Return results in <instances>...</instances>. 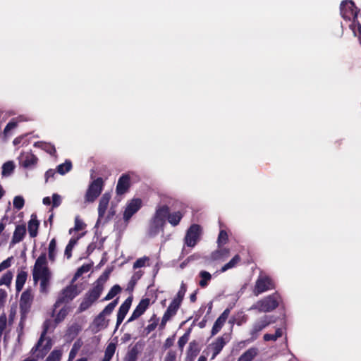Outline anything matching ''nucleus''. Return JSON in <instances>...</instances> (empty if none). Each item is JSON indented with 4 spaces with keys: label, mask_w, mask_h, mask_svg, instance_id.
Listing matches in <instances>:
<instances>
[{
    "label": "nucleus",
    "mask_w": 361,
    "mask_h": 361,
    "mask_svg": "<svg viewBox=\"0 0 361 361\" xmlns=\"http://www.w3.org/2000/svg\"><path fill=\"white\" fill-rule=\"evenodd\" d=\"M32 276L35 283L40 281V292L47 293L51 272L47 267L46 253H42L36 259L32 270Z\"/></svg>",
    "instance_id": "1"
},
{
    "label": "nucleus",
    "mask_w": 361,
    "mask_h": 361,
    "mask_svg": "<svg viewBox=\"0 0 361 361\" xmlns=\"http://www.w3.org/2000/svg\"><path fill=\"white\" fill-rule=\"evenodd\" d=\"M168 212L169 207L166 205L157 207L155 213L149 224L147 235L149 237H154L164 230Z\"/></svg>",
    "instance_id": "2"
},
{
    "label": "nucleus",
    "mask_w": 361,
    "mask_h": 361,
    "mask_svg": "<svg viewBox=\"0 0 361 361\" xmlns=\"http://www.w3.org/2000/svg\"><path fill=\"white\" fill-rule=\"evenodd\" d=\"M118 302V298L115 299L95 317L93 322L90 326V329L93 333H97L101 330L106 329L108 326L109 320L106 319L105 316L109 315L112 313Z\"/></svg>",
    "instance_id": "3"
},
{
    "label": "nucleus",
    "mask_w": 361,
    "mask_h": 361,
    "mask_svg": "<svg viewBox=\"0 0 361 361\" xmlns=\"http://www.w3.org/2000/svg\"><path fill=\"white\" fill-rule=\"evenodd\" d=\"M280 300V295L278 293L269 295L258 301L251 307V310L257 309L261 312H269L276 308Z\"/></svg>",
    "instance_id": "4"
},
{
    "label": "nucleus",
    "mask_w": 361,
    "mask_h": 361,
    "mask_svg": "<svg viewBox=\"0 0 361 361\" xmlns=\"http://www.w3.org/2000/svg\"><path fill=\"white\" fill-rule=\"evenodd\" d=\"M103 291V288L101 286H94L87 293H85L79 307L78 312L81 313L89 309L100 297Z\"/></svg>",
    "instance_id": "5"
},
{
    "label": "nucleus",
    "mask_w": 361,
    "mask_h": 361,
    "mask_svg": "<svg viewBox=\"0 0 361 361\" xmlns=\"http://www.w3.org/2000/svg\"><path fill=\"white\" fill-rule=\"evenodd\" d=\"M78 295L77 288L75 286L70 285L66 287L59 294L58 298L53 305L51 316L54 317L55 310L63 303L71 301Z\"/></svg>",
    "instance_id": "6"
},
{
    "label": "nucleus",
    "mask_w": 361,
    "mask_h": 361,
    "mask_svg": "<svg viewBox=\"0 0 361 361\" xmlns=\"http://www.w3.org/2000/svg\"><path fill=\"white\" fill-rule=\"evenodd\" d=\"M274 322L275 319L274 317L270 315H264L262 317L257 319V321H255L253 323L252 328L250 331L251 341H253L256 340L258 338L259 333L264 329H265L267 326Z\"/></svg>",
    "instance_id": "7"
},
{
    "label": "nucleus",
    "mask_w": 361,
    "mask_h": 361,
    "mask_svg": "<svg viewBox=\"0 0 361 361\" xmlns=\"http://www.w3.org/2000/svg\"><path fill=\"white\" fill-rule=\"evenodd\" d=\"M274 288V283L272 279L266 274H261L257 278L253 293L258 296L259 294Z\"/></svg>",
    "instance_id": "8"
},
{
    "label": "nucleus",
    "mask_w": 361,
    "mask_h": 361,
    "mask_svg": "<svg viewBox=\"0 0 361 361\" xmlns=\"http://www.w3.org/2000/svg\"><path fill=\"white\" fill-rule=\"evenodd\" d=\"M103 188V179L97 178L93 180L86 192L85 201L87 202H93L97 197L101 194Z\"/></svg>",
    "instance_id": "9"
},
{
    "label": "nucleus",
    "mask_w": 361,
    "mask_h": 361,
    "mask_svg": "<svg viewBox=\"0 0 361 361\" xmlns=\"http://www.w3.org/2000/svg\"><path fill=\"white\" fill-rule=\"evenodd\" d=\"M231 340L230 334H224L221 336L218 337L213 343H212L209 348L212 350V355L211 360H214L215 357L220 353L224 347Z\"/></svg>",
    "instance_id": "10"
},
{
    "label": "nucleus",
    "mask_w": 361,
    "mask_h": 361,
    "mask_svg": "<svg viewBox=\"0 0 361 361\" xmlns=\"http://www.w3.org/2000/svg\"><path fill=\"white\" fill-rule=\"evenodd\" d=\"M200 226L197 224L192 225L187 231L185 236V243L188 247H194L199 238Z\"/></svg>",
    "instance_id": "11"
},
{
    "label": "nucleus",
    "mask_w": 361,
    "mask_h": 361,
    "mask_svg": "<svg viewBox=\"0 0 361 361\" xmlns=\"http://www.w3.org/2000/svg\"><path fill=\"white\" fill-rule=\"evenodd\" d=\"M142 207V200L139 198L133 199L126 205L124 214L123 219L126 222H128L130 218L139 211Z\"/></svg>",
    "instance_id": "12"
},
{
    "label": "nucleus",
    "mask_w": 361,
    "mask_h": 361,
    "mask_svg": "<svg viewBox=\"0 0 361 361\" xmlns=\"http://www.w3.org/2000/svg\"><path fill=\"white\" fill-rule=\"evenodd\" d=\"M110 199L111 195L109 192H106L102 196L98 206V219L97 221V225L102 223L103 221L109 206Z\"/></svg>",
    "instance_id": "13"
},
{
    "label": "nucleus",
    "mask_w": 361,
    "mask_h": 361,
    "mask_svg": "<svg viewBox=\"0 0 361 361\" xmlns=\"http://www.w3.org/2000/svg\"><path fill=\"white\" fill-rule=\"evenodd\" d=\"M19 161L24 168L30 169L37 165L38 158L31 152H23L19 156Z\"/></svg>",
    "instance_id": "14"
},
{
    "label": "nucleus",
    "mask_w": 361,
    "mask_h": 361,
    "mask_svg": "<svg viewBox=\"0 0 361 361\" xmlns=\"http://www.w3.org/2000/svg\"><path fill=\"white\" fill-rule=\"evenodd\" d=\"M56 324L54 323V320L52 321L51 319H47L44 324H43V331L41 334L40 338L38 340L37 344L32 348L31 353H35L37 350H38L39 348L42 346V343L44 341V336L47 334V333L49 330H53Z\"/></svg>",
    "instance_id": "15"
},
{
    "label": "nucleus",
    "mask_w": 361,
    "mask_h": 361,
    "mask_svg": "<svg viewBox=\"0 0 361 361\" xmlns=\"http://www.w3.org/2000/svg\"><path fill=\"white\" fill-rule=\"evenodd\" d=\"M132 303L131 298H128L123 304L120 306L117 313V320L116 325V330L118 329L119 325L123 322L126 315L127 314Z\"/></svg>",
    "instance_id": "16"
},
{
    "label": "nucleus",
    "mask_w": 361,
    "mask_h": 361,
    "mask_svg": "<svg viewBox=\"0 0 361 361\" xmlns=\"http://www.w3.org/2000/svg\"><path fill=\"white\" fill-rule=\"evenodd\" d=\"M149 305V300L148 299H143L142 300L138 305L136 307V308L133 312L130 318L127 320V323H130L135 319H137L139 317H140L147 310V307Z\"/></svg>",
    "instance_id": "17"
},
{
    "label": "nucleus",
    "mask_w": 361,
    "mask_h": 361,
    "mask_svg": "<svg viewBox=\"0 0 361 361\" xmlns=\"http://www.w3.org/2000/svg\"><path fill=\"white\" fill-rule=\"evenodd\" d=\"M130 187V176L128 174H123L118 179L116 185V192L118 195L126 193Z\"/></svg>",
    "instance_id": "18"
},
{
    "label": "nucleus",
    "mask_w": 361,
    "mask_h": 361,
    "mask_svg": "<svg viewBox=\"0 0 361 361\" xmlns=\"http://www.w3.org/2000/svg\"><path fill=\"white\" fill-rule=\"evenodd\" d=\"M26 233V228L25 225H18L13 232L11 243L12 245L17 244L23 240Z\"/></svg>",
    "instance_id": "19"
},
{
    "label": "nucleus",
    "mask_w": 361,
    "mask_h": 361,
    "mask_svg": "<svg viewBox=\"0 0 361 361\" xmlns=\"http://www.w3.org/2000/svg\"><path fill=\"white\" fill-rule=\"evenodd\" d=\"M39 225V222L36 219V216L32 215L27 226L29 235L31 238H35L37 235Z\"/></svg>",
    "instance_id": "20"
},
{
    "label": "nucleus",
    "mask_w": 361,
    "mask_h": 361,
    "mask_svg": "<svg viewBox=\"0 0 361 361\" xmlns=\"http://www.w3.org/2000/svg\"><path fill=\"white\" fill-rule=\"evenodd\" d=\"M257 348H250L243 353L237 361H252L258 354Z\"/></svg>",
    "instance_id": "21"
},
{
    "label": "nucleus",
    "mask_w": 361,
    "mask_h": 361,
    "mask_svg": "<svg viewBox=\"0 0 361 361\" xmlns=\"http://www.w3.org/2000/svg\"><path fill=\"white\" fill-rule=\"evenodd\" d=\"M32 300V295L31 291L25 290L24 291L20 297V306L21 309H27L30 307L31 302Z\"/></svg>",
    "instance_id": "22"
},
{
    "label": "nucleus",
    "mask_w": 361,
    "mask_h": 361,
    "mask_svg": "<svg viewBox=\"0 0 361 361\" xmlns=\"http://www.w3.org/2000/svg\"><path fill=\"white\" fill-rule=\"evenodd\" d=\"M27 277V272L24 271L18 272L16 281V289L17 292H20L23 289V286L26 282Z\"/></svg>",
    "instance_id": "23"
},
{
    "label": "nucleus",
    "mask_w": 361,
    "mask_h": 361,
    "mask_svg": "<svg viewBox=\"0 0 361 361\" xmlns=\"http://www.w3.org/2000/svg\"><path fill=\"white\" fill-rule=\"evenodd\" d=\"M183 218V214L180 212H176L170 214V209H169L168 215L166 216V219L170 224L173 226H177L181 219Z\"/></svg>",
    "instance_id": "24"
},
{
    "label": "nucleus",
    "mask_w": 361,
    "mask_h": 361,
    "mask_svg": "<svg viewBox=\"0 0 361 361\" xmlns=\"http://www.w3.org/2000/svg\"><path fill=\"white\" fill-rule=\"evenodd\" d=\"M34 146L44 150L46 152L51 155H54L56 153V148L51 143L44 142H35Z\"/></svg>",
    "instance_id": "25"
},
{
    "label": "nucleus",
    "mask_w": 361,
    "mask_h": 361,
    "mask_svg": "<svg viewBox=\"0 0 361 361\" xmlns=\"http://www.w3.org/2000/svg\"><path fill=\"white\" fill-rule=\"evenodd\" d=\"M180 305L176 302V300H172L170 305H169L167 310L164 314V317H167L168 319H171L173 316H174L178 310L179 309Z\"/></svg>",
    "instance_id": "26"
},
{
    "label": "nucleus",
    "mask_w": 361,
    "mask_h": 361,
    "mask_svg": "<svg viewBox=\"0 0 361 361\" xmlns=\"http://www.w3.org/2000/svg\"><path fill=\"white\" fill-rule=\"evenodd\" d=\"M68 313V307L67 306H63L58 312H56V310H55L54 313V323L56 324H59L67 316ZM52 317V316L51 315Z\"/></svg>",
    "instance_id": "27"
},
{
    "label": "nucleus",
    "mask_w": 361,
    "mask_h": 361,
    "mask_svg": "<svg viewBox=\"0 0 361 361\" xmlns=\"http://www.w3.org/2000/svg\"><path fill=\"white\" fill-rule=\"evenodd\" d=\"M15 164L13 161H8L2 166L1 176L3 177L10 176L14 171Z\"/></svg>",
    "instance_id": "28"
},
{
    "label": "nucleus",
    "mask_w": 361,
    "mask_h": 361,
    "mask_svg": "<svg viewBox=\"0 0 361 361\" xmlns=\"http://www.w3.org/2000/svg\"><path fill=\"white\" fill-rule=\"evenodd\" d=\"M51 341L50 338H48L46 344L41 348V346L39 348L38 350H37L34 354H35V357L37 359L42 358L47 353V352L51 348Z\"/></svg>",
    "instance_id": "29"
},
{
    "label": "nucleus",
    "mask_w": 361,
    "mask_h": 361,
    "mask_svg": "<svg viewBox=\"0 0 361 361\" xmlns=\"http://www.w3.org/2000/svg\"><path fill=\"white\" fill-rule=\"evenodd\" d=\"M199 276L201 278V280L199 282L200 286L202 288L207 287L212 279V275L207 271H201Z\"/></svg>",
    "instance_id": "30"
},
{
    "label": "nucleus",
    "mask_w": 361,
    "mask_h": 361,
    "mask_svg": "<svg viewBox=\"0 0 361 361\" xmlns=\"http://www.w3.org/2000/svg\"><path fill=\"white\" fill-rule=\"evenodd\" d=\"M48 257L50 261L54 262L56 257V241L55 238L51 240L49 244Z\"/></svg>",
    "instance_id": "31"
},
{
    "label": "nucleus",
    "mask_w": 361,
    "mask_h": 361,
    "mask_svg": "<svg viewBox=\"0 0 361 361\" xmlns=\"http://www.w3.org/2000/svg\"><path fill=\"white\" fill-rule=\"evenodd\" d=\"M283 329L281 328H278L275 334H265L263 336V338L265 341H276L279 338L283 336Z\"/></svg>",
    "instance_id": "32"
},
{
    "label": "nucleus",
    "mask_w": 361,
    "mask_h": 361,
    "mask_svg": "<svg viewBox=\"0 0 361 361\" xmlns=\"http://www.w3.org/2000/svg\"><path fill=\"white\" fill-rule=\"evenodd\" d=\"M72 168V164L71 161L66 160L65 163L59 164L57 166V172L61 175H64L67 172L70 171Z\"/></svg>",
    "instance_id": "33"
},
{
    "label": "nucleus",
    "mask_w": 361,
    "mask_h": 361,
    "mask_svg": "<svg viewBox=\"0 0 361 361\" xmlns=\"http://www.w3.org/2000/svg\"><path fill=\"white\" fill-rule=\"evenodd\" d=\"M187 291V286L184 282H182L179 290L177 293L176 297L173 300H176L178 304H181L182 300L184 298L185 294Z\"/></svg>",
    "instance_id": "34"
},
{
    "label": "nucleus",
    "mask_w": 361,
    "mask_h": 361,
    "mask_svg": "<svg viewBox=\"0 0 361 361\" xmlns=\"http://www.w3.org/2000/svg\"><path fill=\"white\" fill-rule=\"evenodd\" d=\"M239 261L240 257L238 255L234 256L228 263L221 267V272H225L226 271L234 267Z\"/></svg>",
    "instance_id": "35"
},
{
    "label": "nucleus",
    "mask_w": 361,
    "mask_h": 361,
    "mask_svg": "<svg viewBox=\"0 0 361 361\" xmlns=\"http://www.w3.org/2000/svg\"><path fill=\"white\" fill-rule=\"evenodd\" d=\"M121 290V287L118 285H114L109 291L107 295L104 298V300H109L114 298Z\"/></svg>",
    "instance_id": "36"
},
{
    "label": "nucleus",
    "mask_w": 361,
    "mask_h": 361,
    "mask_svg": "<svg viewBox=\"0 0 361 361\" xmlns=\"http://www.w3.org/2000/svg\"><path fill=\"white\" fill-rule=\"evenodd\" d=\"M61 356V350L59 349H55L47 357L46 361H60Z\"/></svg>",
    "instance_id": "37"
},
{
    "label": "nucleus",
    "mask_w": 361,
    "mask_h": 361,
    "mask_svg": "<svg viewBox=\"0 0 361 361\" xmlns=\"http://www.w3.org/2000/svg\"><path fill=\"white\" fill-rule=\"evenodd\" d=\"M76 243H77L76 239L71 238L68 245H66L64 255H65V256H66V257L68 259H70L71 257V252Z\"/></svg>",
    "instance_id": "38"
},
{
    "label": "nucleus",
    "mask_w": 361,
    "mask_h": 361,
    "mask_svg": "<svg viewBox=\"0 0 361 361\" xmlns=\"http://www.w3.org/2000/svg\"><path fill=\"white\" fill-rule=\"evenodd\" d=\"M13 279V274L11 271L5 273L0 279V286H10Z\"/></svg>",
    "instance_id": "39"
},
{
    "label": "nucleus",
    "mask_w": 361,
    "mask_h": 361,
    "mask_svg": "<svg viewBox=\"0 0 361 361\" xmlns=\"http://www.w3.org/2000/svg\"><path fill=\"white\" fill-rule=\"evenodd\" d=\"M137 350L135 348H133L127 353L123 361H137Z\"/></svg>",
    "instance_id": "40"
},
{
    "label": "nucleus",
    "mask_w": 361,
    "mask_h": 361,
    "mask_svg": "<svg viewBox=\"0 0 361 361\" xmlns=\"http://www.w3.org/2000/svg\"><path fill=\"white\" fill-rule=\"evenodd\" d=\"M116 345L114 343H110L108 344L107 347L105 349L104 355L107 357H109L112 359L115 351H116Z\"/></svg>",
    "instance_id": "41"
},
{
    "label": "nucleus",
    "mask_w": 361,
    "mask_h": 361,
    "mask_svg": "<svg viewBox=\"0 0 361 361\" xmlns=\"http://www.w3.org/2000/svg\"><path fill=\"white\" fill-rule=\"evenodd\" d=\"M13 203V207L18 210H20L24 207L25 200L22 196H16Z\"/></svg>",
    "instance_id": "42"
},
{
    "label": "nucleus",
    "mask_w": 361,
    "mask_h": 361,
    "mask_svg": "<svg viewBox=\"0 0 361 361\" xmlns=\"http://www.w3.org/2000/svg\"><path fill=\"white\" fill-rule=\"evenodd\" d=\"M230 314V309L226 308L221 314L217 318L216 321L219 322V323L221 324V325H224L226 321L228 318V316Z\"/></svg>",
    "instance_id": "43"
},
{
    "label": "nucleus",
    "mask_w": 361,
    "mask_h": 361,
    "mask_svg": "<svg viewBox=\"0 0 361 361\" xmlns=\"http://www.w3.org/2000/svg\"><path fill=\"white\" fill-rule=\"evenodd\" d=\"M149 261V257H143L137 259L133 264V269H138L145 267L146 262Z\"/></svg>",
    "instance_id": "44"
},
{
    "label": "nucleus",
    "mask_w": 361,
    "mask_h": 361,
    "mask_svg": "<svg viewBox=\"0 0 361 361\" xmlns=\"http://www.w3.org/2000/svg\"><path fill=\"white\" fill-rule=\"evenodd\" d=\"M228 240V235L227 233L224 231H221L219 237H218V244L219 246H221V245H224Z\"/></svg>",
    "instance_id": "45"
},
{
    "label": "nucleus",
    "mask_w": 361,
    "mask_h": 361,
    "mask_svg": "<svg viewBox=\"0 0 361 361\" xmlns=\"http://www.w3.org/2000/svg\"><path fill=\"white\" fill-rule=\"evenodd\" d=\"M17 126V123L15 121H10L5 127L4 130V135L8 137L11 130L14 129Z\"/></svg>",
    "instance_id": "46"
},
{
    "label": "nucleus",
    "mask_w": 361,
    "mask_h": 361,
    "mask_svg": "<svg viewBox=\"0 0 361 361\" xmlns=\"http://www.w3.org/2000/svg\"><path fill=\"white\" fill-rule=\"evenodd\" d=\"M115 214H116V210H115L114 207H111L110 209L108 210L107 214L104 215V219L102 221L103 224H105L108 221L111 219Z\"/></svg>",
    "instance_id": "47"
},
{
    "label": "nucleus",
    "mask_w": 361,
    "mask_h": 361,
    "mask_svg": "<svg viewBox=\"0 0 361 361\" xmlns=\"http://www.w3.org/2000/svg\"><path fill=\"white\" fill-rule=\"evenodd\" d=\"M189 339V333H185L183 336H182L178 341V344L180 348L183 349L185 345L187 343Z\"/></svg>",
    "instance_id": "48"
},
{
    "label": "nucleus",
    "mask_w": 361,
    "mask_h": 361,
    "mask_svg": "<svg viewBox=\"0 0 361 361\" xmlns=\"http://www.w3.org/2000/svg\"><path fill=\"white\" fill-rule=\"evenodd\" d=\"M222 327L223 325H221V324L219 323V322L216 320L211 331V336H214L217 334Z\"/></svg>",
    "instance_id": "49"
},
{
    "label": "nucleus",
    "mask_w": 361,
    "mask_h": 361,
    "mask_svg": "<svg viewBox=\"0 0 361 361\" xmlns=\"http://www.w3.org/2000/svg\"><path fill=\"white\" fill-rule=\"evenodd\" d=\"M108 277H109L108 273H106V272L104 273L97 279V281H96L95 286H101V287L104 288L103 284L107 280Z\"/></svg>",
    "instance_id": "50"
},
{
    "label": "nucleus",
    "mask_w": 361,
    "mask_h": 361,
    "mask_svg": "<svg viewBox=\"0 0 361 361\" xmlns=\"http://www.w3.org/2000/svg\"><path fill=\"white\" fill-rule=\"evenodd\" d=\"M61 203V197L58 194H54L52 195V207H59Z\"/></svg>",
    "instance_id": "51"
},
{
    "label": "nucleus",
    "mask_w": 361,
    "mask_h": 361,
    "mask_svg": "<svg viewBox=\"0 0 361 361\" xmlns=\"http://www.w3.org/2000/svg\"><path fill=\"white\" fill-rule=\"evenodd\" d=\"M11 259L12 257H8L6 259L4 260L2 262L0 263V267L2 270H4L11 265Z\"/></svg>",
    "instance_id": "52"
},
{
    "label": "nucleus",
    "mask_w": 361,
    "mask_h": 361,
    "mask_svg": "<svg viewBox=\"0 0 361 361\" xmlns=\"http://www.w3.org/2000/svg\"><path fill=\"white\" fill-rule=\"evenodd\" d=\"M142 271H137L133 275L130 283H135L142 276Z\"/></svg>",
    "instance_id": "53"
},
{
    "label": "nucleus",
    "mask_w": 361,
    "mask_h": 361,
    "mask_svg": "<svg viewBox=\"0 0 361 361\" xmlns=\"http://www.w3.org/2000/svg\"><path fill=\"white\" fill-rule=\"evenodd\" d=\"M176 358V354L174 351L170 350L168 352L165 357L164 361H175Z\"/></svg>",
    "instance_id": "54"
},
{
    "label": "nucleus",
    "mask_w": 361,
    "mask_h": 361,
    "mask_svg": "<svg viewBox=\"0 0 361 361\" xmlns=\"http://www.w3.org/2000/svg\"><path fill=\"white\" fill-rule=\"evenodd\" d=\"M7 293L4 289H0V307H2L6 301Z\"/></svg>",
    "instance_id": "55"
},
{
    "label": "nucleus",
    "mask_w": 361,
    "mask_h": 361,
    "mask_svg": "<svg viewBox=\"0 0 361 361\" xmlns=\"http://www.w3.org/2000/svg\"><path fill=\"white\" fill-rule=\"evenodd\" d=\"M157 326V322L156 321H154V322H152V324H149L145 329V331L146 332V334H149L150 332H152V331H154L156 327Z\"/></svg>",
    "instance_id": "56"
},
{
    "label": "nucleus",
    "mask_w": 361,
    "mask_h": 361,
    "mask_svg": "<svg viewBox=\"0 0 361 361\" xmlns=\"http://www.w3.org/2000/svg\"><path fill=\"white\" fill-rule=\"evenodd\" d=\"M55 174H56V172L53 169H49L48 171H47V172L45 173V175H44L45 182H48L49 178H54Z\"/></svg>",
    "instance_id": "57"
},
{
    "label": "nucleus",
    "mask_w": 361,
    "mask_h": 361,
    "mask_svg": "<svg viewBox=\"0 0 361 361\" xmlns=\"http://www.w3.org/2000/svg\"><path fill=\"white\" fill-rule=\"evenodd\" d=\"M173 341H174V338H166L165 342H164V348L165 349H167V348H170L171 346L173 345Z\"/></svg>",
    "instance_id": "58"
},
{
    "label": "nucleus",
    "mask_w": 361,
    "mask_h": 361,
    "mask_svg": "<svg viewBox=\"0 0 361 361\" xmlns=\"http://www.w3.org/2000/svg\"><path fill=\"white\" fill-rule=\"evenodd\" d=\"M82 224L83 223L78 219V217H76L75 220V229L77 231L81 230L82 228Z\"/></svg>",
    "instance_id": "59"
},
{
    "label": "nucleus",
    "mask_w": 361,
    "mask_h": 361,
    "mask_svg": "<svg viewBox=\"0 0 361 361\" xmlns=\"http://www.w3.org/2000/svg\"><path fill=\"white\" fill-rule=\"evenodd\" d=\"M88 271V267L82 266L80 268H79L75 274V276H79L84 272H86Z\"/></svg>",
    "instance_id": "60"
},
{
    "label": "nucleus",
    "mask_w": 361,
    "mask_h": 361,
    "mask_svg": "<svg viewBox=\"0 0 361 361\" xmlns=\"http://www.w3.org/2000/svg\"><path fill=\"white\" fill-rule=\"evenodd\" d=\"M169 320V319L167 318V317H164L163 316L162 319H161V324L159 325V328L160 329H164L166 326V322Z\"/></svg>",
    "instance_id": "61"
},
{
    "label": "nucleus",
    "mask_w": 361,
    "mask_h": 361,
    "mask_svg": "<svg viewBox=\"0 0 361 361\" xmlns=\"http://www.w3.org/2000/svg\"><path fill=\"white\" fill-rule=\"evenodd\" d=\"M43 204L45 205H49L51 204V200L49 197L43 198Z\"/></svg>",
    "instance_id": "62"
},
{
    "label": "nucleus",
    "mask_w": 361,
    "mask_h": 361,
    "mask_svg": "<svg viewBox=\"0 0 361 361\" xmlns=\"http://www.w3.org/2000/svg\"><path fill=\"white\" fill-rule=\"evenodd\" d=\"M196 294H197V293H196V292H195V293H192V294L190 295V301H191L192 302H195V301H196V300H197Z\"/></svg>",
    "instance_id": "63"
},
{
    "label": "nucleus",
    "mask_w": 361,
    "mask_h": 361,
    "mask_svg": "<svg viewBox=\"0 0 361 361\" xmlns=\"http://www.w3.org/2000/svg\"><path fill=\"white\" fill-rule=\"evenodd\" d=\"M75 354H76V352L75 351V350L73 348H72L69 353V359H73V357H75Z\"/></svg>",
    "instance_id": "64"
}]
</instances>
